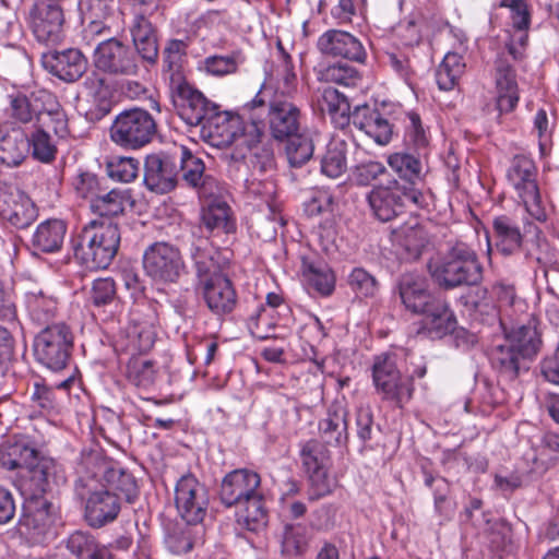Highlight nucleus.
Segmentation results:
<instances>
[{
	"mask_svg": "<svg viewBox=\"0 0 559 559\" xmlns=\"http://www.w3.org/2000/svg\"><path fill=\"white\" fill-rule=\"evenodd\" d=\"M266 87L264 86L254 98L242 108L243 115L248 114L250 124L242 128L241 132L236 129L241 124L239 118H231L226 127L228 132L227 143L233 146L230 158L235 162L245 159L250 154L253 167L260 171H266L273 166V152L270 147H260L262 135L258 126L260 114L267 109V124L272 136L283 141L296 135L300 129V108L290 99L273 95L267 100Z\"/></svg>",
	"mask_w": 559,
	"mask_h": 559,
	"instance_id": "obj_1",
	"label": "nucleus"
},
{
	"mask_svg": "<svg viewBox=\"0 0 559 559\" xmlns=\"http://www.w3.org/2000/svg\"><path fill=\"white\" fill-rule=\"evenodd\" d=\"M399 294L404 307L424 316L423 330L431 338H440L455 328V318L448 304L429 290L424 275L403 274L399 281Z\"/></svg>",
	"mask_w": 559,
	"mask_h": 559,
	"instance_id": "obj_2",
	"label": "nucleus"
},
{
	"mask_svg": "<svg viewBox=\"0 0 559 559\" xmlns=\"http://www.w3.org/2000/svg\"><path fill=\"white\" fill-rule=\"evenodd\" d=\"M120 239L117 224L92 221L73 240L74 257L88 270L106 269L118 252Z\"/></svg>",
	"mask_w": 559,
	"mask_h": 559,
	"instance_id": "obj_3",
	"label": "nucleus"
},
{
	"mask_svg": "<svg viewBox=\"0 0 559 559\" xmlns=\"http://www.w3.org/2000/svg\"><path fill=\"white\" fill-rule=\"evenodd\" d=\"M8 112L16 123H32L35 127L49 120L58 138L63 139L69 134L67 115L56 96L47 90L11 96Z\"/></svg>",
	"mask_w": 559,
	"mask_h": 559,
	"instance_id": "obj_4",
	"label": "nucleus"
},
{
	"mask_svg": "<svg viewBox=\"0 0 559 559\" xmlns=\"http://www.w3.org/2000/svg\"><path fill=\"white\" fill-rule=\"evenodd\" d=\"M432 280L444 289L475 285L481 280V265L467 243H454L443 255L428 264Z\"/></svg>",
	"mask_w": 559,
	"mask_h": 559,
	"instance_id": "obj_5",
	"label": "nucleus"
},
{
	"mask_svg": "<svg viewBox=\"0 0 559 559\" xmlns=\"http://www.w3.org/2000/svg\"><path fill=\"white\" fill-rule=\"evenodd\" d=\"M74 492L84 502V518L91 527H103L120 512L119 498L102 484L96 473L80 472Z\"/></svg>",
	"mask_w": 559,
	"mask_h": 559,
	"instance_id": "obj_6",
	"label": "nucleus"
},
{
	"mask_svg": "<svg viewBox=\"0 0 559 559\" xmlns=\"http://www.w3.org/2000/svg\"><path fill=\"white\" fill-rule=\"evenodd\" d=\"M100 39L93 50V66L109 76H134L140 72L136 52L124 41L115 36L97 37Z\"/></svg>",
	"mask_w": 559,
	"mask_h": 559,
	"instance_id": "obj_7",
	"label": "nucleus"
},
{
	"mask_svg": "<svg viewBox=\"0 0 559 559\" xmlns=\"http://www.w3.org/2000/svg\"><path fill=\"white\" fill-rule=\"evenodd\" d=\"M425 373L426 368L421 367L411 377H403L394 358L390 355L378 356L372 367V380L377 392L383 400L393 402L399 407L413 396L412 377L423 378Z\"/></svg>",
	"mask_w": 559,
	"mask_h": 559,
	"instance_id": "obj_8",
	"label": "nucleus"
},
{
	"mask_svg": "<svg viewBox=\"0 0 559 559\" xmlns=\"http://www.w3.org/2000/svg\"><path fill=\"white\" fill-rule=\"evenodd\" d=\"M155 131L153 117L146 110L134 108L116 117L110 127V139L120 147L136 150L150 143Z\"/></svg>",
	"mask_w": 559,
	"mask_h": 559,
	"instance_id": "obj_9",
	"label": "nucleus"
},
{
	"mask_svg": "<svg viewBox=\"0 0 559 559\" xmlns=\"http://www.w3.org/2000/svg\"><path fill=\"white\" fill-rule=\"evenodd\" d=\"M73 347V335L63 323L48 325L35 338L37 360L52 371L66 368Z\"/></svg>",
	"mask_w": 559,
	"mask_h": 559,
	"instance_id": "obj_10",
	"label": "nucleus"
},
{
	"mask_svg": "<svg viewBox=\"0 0 559 559\" xmlns=\"http://www.w3.org/2000/svg\"><path fill=\"white\" fill-rule=\"evenodd\" d=\"M368 202L379 221L389 222L402 212L406 203L421 206L424 194L416 187H402L393 180L388 186L374 187L368 194Z\"/></svg>",
	"mask_w": 559,
	"mask_h": 559,
	"instance_id": "obj_11",
	"label": "nucleus"
},
{
	"mask_svg": "<svg viewBox=\"0 0 559 559\" xmlns=\"http://www.w3.org/2000/svg\"><path fill=\"white\" fill-rule=\"evenodd\" d=\"M175 504L188 524L201 523L209 507L207 489L193 475H183L175 487Z\"/></svg>",
	"mask_w": 559,
	"mask_h": 559,
	"instance_id": "obj_12",
	"label": "nucleus"
},
{
	"mask_svg": "<svg viewBox=\"0 0 559 559\" xmlns=\"http://www.w3.org/2000/svg\"><path fill=\"white\" fill-rule=\"evenodd\" d=\"M145 273L155 281L164 283L176 282L185 270L180 251L167 242L151 245L143 255Z\"/></svg>",
	"mask_w": 559,
	"mask_h": 559,
	"instance_id": "obj_13",
	"label": "nucleus"
},
{
	"mask_svg": "<svg viewBox=\"0 0 559 559\" xmlns=\"http://www.w3.org/2000/svg\"><path fill=\"white\" fill-rule=\"evenodd\" d=\"M57 520V509L51 502L45 498H32L24 504L20 527L33 542L45 543L55 536Z\"/></svg>",
	"mask_w": 559,
	"mask_h": 559,
	"instance_id": "obj_14",
	"label": "nucleus"
},
{
	"mask_svg": "<svg viewBox=\"0 0 559 559\" xmlns=\"http://www.w3.org/2000/svg\"><path fill=\"white\" fill-rule=\"evenodd\" d=\"M178 179V155L158 152L146 156L144 163V185L156 193L164 194L171 191Z\"/></svg>",
	"mask_w": 559,
	"mask_h": 559,
	"instance_id": "obj_15",
	"label": "nucleus"
},
{
	"mask_svg": "<svg viewBox=\"0 0 559 559\" xmlns=\"http://www.w3.org/2000/svg\"><path fill=\"white\" fill-rule=\"evenodd\" d=\"M300 460L311 485V497L321 498L330 490L328 478L329 452L323 443L309 440L301 445Z\"/></svg>",
	"mask_w": 559,
	"mask_h": 559,
	"instance_id": "obj_16",
	"label": "nucleus"
},
{
	"mask_svg": "<svg viewBox=\"0 0 559 559\" xmlns=\"http://www.w3.org/2000/svg\"><path fill=\"white\" fill-rule=\"evenodd\" d=\"M0 216L16 228H25L36 219L37 210L24 191L0 183Z\"/></svg>",
	"mask_w": 559,
	"mask_h": 559,
	"instance_id": "obj_17",
	"label": "nucleus"
},
{
	"mask_svg": "<svg viewBox=\"0 0 559 559\" xmlns=\"http://www.w3.org/2000/svg\"><path fill=\"white\" fill-rule=\"evenodd\" d=\"M260 475L251 469L229 472L222 480L219 498L226 507H238L261 493Z\"/></svg>",
	"mask_w": 559,
	"mask_h": 559,
	"instance_id": "obj_18",
	"label": "nucleus"
},
{
	"mask_svg": "<svg viewBox=\"0 0 559 559\" xmlns=\"http://www.w3.org/2000/svg\"><path fill=\"white\" fill-rule=\"evenodd\" d=\"M178 155V171L185 183L194 189L201 199L216 195L219 191L217 180L205 173V165L202 158L194 156L185 146L176 148Z\"/></svg>",
	"mask_w": 559,
	"mask_h": 559,
	"instance_id": "obj_19",
	"label": "nucleus"
},
{
	"mask_svg": "<svg viewBox=\"0 0 559 559\" xmlns=\"http://www.w3.org/2000/svg\"><path fill=\"white\" fill-rule=\"evenodd\" d=\"M29 17L33 34L39 43L53 45L61 40L64 17L62 9L57 3L37 2Z\"/></svg>",
	"mask_w": 559,
	"mask_h": 559,
	"instance_id": "obj_20",
	"label": "nucleus"
},
{
	"mask_svg": "<svg viewBox=\"0 0 559 559\" xmlns=\"http://www.w3.org/2000/svg\"><path fill=\"white\" fill-rule=\"evenodd\" d=\"M80 10L85 23V40L95 41L97 37L112 35L110 22L117 12L116 0H81Z\"/></svg>",
	"mask_w": 559,
	"mask_h": 559,
	"instance_id": "obj_21",
	"label": "nucleus"
},
{
	"mask_svg": "<svg viewBox=\"0 0 559 559\" xmlns=\"http://www.w3.org/2000/svg\"><path fill=\"white\" fill-rule=\"evenodd\" d=\"M318 50L328 57H341L362 63L367 52L362 43L348 32L329 29L319 36Z\"/></svg>",
	"mask_w": 559,
	"mask_h": 559,
	"instance_id": "obj_22",
	"label": "nucleus"
},
{
	"mask_svg": "<svg viewBox=\"0 0 559 559\" xmlns=\"http://www.w3.org/2000/svg\"><path fill=\"white\" fill-rule=\"evenodd\" d=\"M199 292L209 308L217 317L229 314L237 306V293L226 275H215L199 285Z\"/></svg>",
	"mask_w": 559,
	"mask_h": 559,
	"instance_id": "obj_23",
	"label": "nucleus"
},
{
	"mask_svg": "<svg viewBox=\"0 0 559 559\" xmlns=\"http://www.w3.org/2000/svg\"><path fill=\"white\" fill-rule=\"evenodd\" d=\"M41 63L48 72L64 82L78 81L87 69L85 56L75 48L46 52Z\"/></svg>",
	"mask_w": 559,
	"mask_h": 559,
	"instance_id": "obj_24",
	"label": "nucleus"
},
{
	"mask_svg": "<svg viewBox=\"0 0 559 559\" xmlns=\"http://www.w3.org/2000/svg\"><path fill=\"white\" fill-rule=\"evenodd\" d=\"M174 104L181 119L189 126L205 127L214 112L203 94L187 84L178 85Z\"/></svg>",
	"mask_w": 559,
	"mask_h": 559,
	"instance_id": "obj_25",
	"label": "nucleus"
},
{
	"mask_svg": "<svg viewBox=\"0 0 559 559\" xmlns=\"http://www.w3.org/2000/svg\"><path fill=\"white\" fill-rule=\"evenodd\" d=\"M350 121L378 145L384 146L393 138V126L376 107L369 105L357 106L352 111Z\"/></svg>",
	"mask_w": 559,
	"mask_h": 559,
	"instance_id": "obj_26",
	"label": "nucleus"
},
{
	"mask_svg": "<svg viewBox=\"0 0 559 559\" xmlns=\"http://www.w3.org/2000/svg\"><path fill=\"white\" fill-rule=\"evenodd\" d=\"M29 154L27 134L17 126L0 123V160L8 166L20 165Z\"/></svg>",
	"mask_w": 559,
	"mask_h": 559,
	"instance_id": "obj_27",
	"label": "nucleus"
},
{
	"mask_svg": "<svg viewBox=\"0 0 559 559\" xmlns=\"http://www.w3.org/2000/svg\"><path fill=\"white\" fill-rule=\"evenodd\" d=\"M134 47L141 58L153 64L157 61L158 45L155 29L147 17L135 15L131 25Z\"/></svg>",
	"mask_w": 559,
	"mask_h": 559,
	"instance_id": "obj_28",
	"label": "nucleus"
},
{
	"mask_svg": "<svg viewBox=\"0 0 559 559\" xmlns=\"http://www.w3.org/2000/svg\"><path fill=\"white\" fill-rule=\"evenodd\" d=\"M66 234L67 225L63 221L47 219L36 227L31 242L37 251L55 253L62 248Z\"/></svg>",
	"mask_w": 559,
	"mask_h": 559,
	"instance_id": "obj_29",
	"label": "nucleus"
},
{
	"mask_svg": "<svg viewBox=\"0 0 559 559\" xmlns=\"http://www.w3.org/2000/svg\"><path fill=\"white\" fill-rule=\"evenodd\" d=\"M319 431L325 443L344 445L348 440L347 411L338 404L331 405L319 423Z\"/></svg>",
	"mask_w": 559,
	"mask_h": 559,
	"instance_id": "obj_30",
	"label": "nucleus"
},
{
	"mask_svg": "<svg viewBox=\"0 0 559 559\" xmlns=\"http://www.w3.org/2000/svg\"><path fill=\"white\" fill-rule=\"evenodd\" d=\"M301 274L308 288L322 296L330 295L335 286V276L332 270L322 261L302 258Z\"/></svg>",
	"mask_w": 559,
	"mask_h": 559,
	"instance_id": "obj_31",
	"label": "nucleus"
},
{
	"mask_svg": "<svg viewBox=\"0 0 559 559\" xmlns=\"http://www.w3.org/2000/svg\"><path fill=\"white\" fill-rule=\"evenodd\" d=\"M66 548L76 559H111L108 547L99 545L88 532L75 531L64 540Z\"/></svg>",
	"mask_w": 559,
	"mask_h": 559,
	"instance_id": "obj_32",
	"label": "nucleus"
},
{
	"mask_svg": "<svg viewBox=\"0 0 559 559\" xmlns=\"http://www.w3.org/2000/svg\"><path fill=\"white\" fill-rule=\"evenodd\" d=\"M38 451L23 441L5 442L0 447V466L8 471L29 469L37 462Z\"/></svg>",
	"mask_w": 559,
	"mask_h": 559,
	"instance_id": "obj_33",
	"label": "nucleus"
},
{
	"mask_svg": "<svg viewBox=\"0 0 559 559\" xmlns=\"http://www.w3.org/2000/svg\"><path fill=\"white\" fill-rule=\"evenodd\" d=\"M28 472L32 474V480L41 492L52 490L53 486H59L66 481L62 467L50 457H39V453L37 454V462L34 463V467H29Z\"/></svg>",
	"mask_w": 559,
	"mask_h": 559,
	"instance_id": "obj_34",
	"label": "nucleus"
},
{
	"mask_svg": "<svg viewBox=\"0 0 559 559\" xmlns=\"http://www.w3.org/2000/svg\"><path fill=\"white\" fill-rule=\"evenodd\" d=\"M206 200L209 201L202 211V222L205 227L210 230L218 229L224 233L234 231L235 222L227 202L216 199L215 195Z\"/></svg>",
	"mask_w": 559,
	"mask_h": 559,
	"instance_id": "obj_35",
	"label": "nucleus"
},
{
	"mask_svg": "<svg viewBox=\"0 0 559 559\" xmlns=\"http://www.w3.org/2000/svg\"><path fill=\"white\" fill-rule=\"evenodd\" d=\"M388 164L400 178L408 182V187H416V182L423 178V157L419 152L413 155L406 152L391 154Z\"/></svg>",
	"mask_w": 559,
	"mask_h": 559,
	"instance_id": "obj_36",
	"label": "nucleus"
},
{
	"mask_svg": "<svg viewBox=\"0 0 559 559\" xmlns=\"http://www.w3.org/2000/svg\"><path fill=\"white\" fill-rule=\"evenodd\" d=\"M319 106L323 114H328L332 121L338 126H345L350 121V106L342 93L336 88L325 87L321 93Z\"/></svg>",
	"mask_w": 559,
	"mask_h": 559,
	"instance_id": "obj_37",
	"label": "nucleus"
},
{
	"mask_svg": "<svg viewBox=\"0 0 559 559\" xmlns=\"http://www.w3.org/2000/svg\"><path fill=\"white\" fill-rule=\"evenodd\" d=\"M96 474H102L103 479L111 488L123 493L129 502L136 496V483L133 476L122 468L109 462H99Z\"/></svg>",
	"mask_w": 559,
	"mask_h": 559,
	"instance_id": "obj_38",
	"label": "nucleus"
},
{
	"mask_svg": "<svg viewBox=\"0 0 559 559\" xmlns=\"http://www.w3.org/2000/svg\"><path fill=\"white\" fill-rule=\"evenodd\" d=\"M501 7L511 10L512 26L515 29L509 44L508 53L516 61L524 56V0H501Z\"/></svg>",
	"mask_w": 559,
	"mask_h": 559,
	"instance_id": "obj_39",
	"label": "nucleus"
},
{
	"mask_svg": "<svg viewBox=\"0 0 559 559\" xmlns=\"http://www.w3.org/2000/svg\"><path fill=\"white\" fill-rule=\"evenodd\" d=\"M51 127L49 120L34 127V130L27 134L29 142V152L32 156L41 162L50 163L56 158L57 146L46 128Z\"/></svg>",
	"mask_w": 559,
	"mask_h": 559,
	"instance_id": "obj_40",
	"label": "nucleus"
},
{
	"mask_svg": "<svg viewBox=\"0 0 559 559\" xmlns=\"http://www.w3.org/2000/svg\"><path fill=\"white\" fill-rule=\"evenodd\" d=\"M465 63L456 52H448L436 70V82L441 91L453 90L463 74Z\"/></svg>",
	"mask_w": 559,
	"mask_h": 559,
	"instance_id": "obj_41",
	"label": "nucleus"
},
{
	"mask_svg": "<svg viewBox=\"0 0 559 559\" xmlns=\"http://www.w3.org/2000/svg\"><path fill=\"white\" fill-rule=\"evenodd\" d=\"M395 237L397 246L403 250L402 258L405 260L418 259L427 241L424 229L417 224L400 228Z\"/></svg>",
	"mask_w": 559,
	"mask_h": 559,
	"instance_id": "obj_42",
	"label": "nucleus"
},
{
	"mask_svg": "<svg viewBox=\"0 0 559 559\" xmlns=\"http://www.w3.org/2000/svg\"><path fill=\"white\" fill-rule=\"evenodd\" d=\"M237 521L248 531L258 532L266 525L267 513L262 492L246 503L238 506Z\"/></svg>",
	"mask_w": 559,
	"mask_h": 559,
	"instance_id": "obj_43",
	"label": "nucleus"
},
{
	"mask_svg": "<svg viewBox=\"0 0 559 559\" xmlns=\"http://www.w3.org/2000/svg\"><path fill=\"white\" fill-rule=\"evenodd\" d=\"M347 144L341 140L329 143L326 152L321 159V171L329 178H338L347 169Z\"/></svg>",
	"mask_w": 559,
	"mask_h": 559,
	"instance_id": "obj_44",
	"label": "nucleus"
},
{
	"mask_svg": "<svg viewBox=\"0 0 559 559\" xmlns=\"http://www.w3.org/2000/svg\"><path fill=\"white\" fill-rule=\"evenodd\" d=\"M277 48L282 56V64L276 69V86L273 95H278L290 99L296 93L298 80L294 71L290 56L284 50L282 43H277Z\"/></svg>",
	"mask_w": 559,
	"mask_h": 559,
	"instance_id": "obj_45",
	"label": "nucleus"
},
{
	"mask_svg": "<svg viewBox=\"0 0 559 559\" xmlns=\"http://www.w3.org/2000/svg\"><path fill=\"white\" fill-rule=\"evenodd\" d=\"M493 229L498 237V248L504 254H511L521 248L522 235L520 227L508 216H500L493 221Z\"/></svg>",
	"mask_w": 559,
	"mask_h": 559,
	"instance_id": "obj_46",
	"label": "nucleus"
},
{
	"mask_svg": "<svg viewBox=\"0 0 559 559\" xmlns=\"http://www.w3.org/2000/svg\"><path fill=\"white\" fill-rule=\"evenodd\" d=\"M191 257L194 262L199 285L215 275H224L218 271V264L213 259V250L207 240H201L194 245L191 250Z\"/></svg>",
	"mask_w": 559,
	"mask_h": 559,
	"instance_id": "obj_47",
	"label": "nucleus"
},
{
	"mask_svg": "<svg viewBox=\"0 0 559 559\" xmlns=\"http://www.w3.org/2000/svg\"><path fill=\"white\" fill-rule=\"evenodd\" d=\"M497 108L500 112L511 111L518 104L520 97L515 82L514 72L508 69L504 73L499 71L497 76Z\"/></svg>",
	"mask_w": 559,
	"mask_h": 559,
	"instance_id": "obj_48",
	"label": "nucleus"
},
{
	"mask_svg": "<svg viewBox=\"0 0 559 559\" xmlns=\"http://www.w3.org/2000/svg\"><path fill=\"white\" fill-rule=\"evenodd\" d=\"M129 200L126 191L112 189L108 192L100 191L91 210L100 216H116L124 211V206Z\"/></svg>",
	"mask_w": 559,
	"mask_h": 559,
	"instance_id": "obj_49",
	"label": "nucleus"
},
{
	"mask_svg": "<svg viewBox=\"0 0 559 559\" xmlns=\"http://www.w3.org/2000/svg\"><path fill=\"white\" fill-rule=\"evenodd\" d=\"M308 546L307 527L301 524H286L281 539V551L286 557L301 556Z\"/></svg>",
	"mask_w": 559,
	"mask_h": 559,
	"instance_id": "obj_50",
	"label": "nucleus"
},
{
	"mask_svg": "<svg viewBox=\"0 0 559 559\" xmlns=\"http://www.w3.org/2000/svg\"><path fill=\"white\" fill-rule=\"evenodd\" d=\"M128 347L134 353H146L155 342V331L152 324L132 322L127 328Z\"/></svg>",
	"mask_w": 559,
	"mask_h": 559,
	"instance_id": "obj_51",
	"label": "nucleus"
},
{
	"mask_svg": "<svg viewBox=\"0 0 559 559\" xmlns=\"http://www.w3.org/2000/svg\"><path fill=\"white\" fill-rule=\"evenodd\" d=\"M314 146L312 140L299 132L288 138L286 155L292 167H301L313 155Z\"/></svg>",
	"mask_w": 559,
	"mask_h": 559,
	"instance_id": "obj_52",
	"label": "nucleus"
},
{
	"mask_svg": "<svg viewBox=\"0 0 559 559\" xmlns=\"http://www.w3.org/2000/svg\"><path fill=\"white\" fill-rule=\"evenodd\" d=\"M26 306L32 319L44 324L53 317L57 301L52 297L45 296L41 292L29 293L26 296Z\"/></svg>",
	"mask_w": 559,
	"mask_h": 559,
	"instance_id": "obj_53",
	"label": "nucleus"
},
{
	"mask_svg": "<svg viewBox=\"0 0 559 559\" xmlns=\"http://www.w3.org/2000/svg\"><path fill=\"white\" fill-rule=\"evenodd\" d=\"M155 372L153 361L142 356H132L127 365L128 379L139 386L152 384Z\"/></svg>",
	"mask_w": 559,
	"mask_h": 559,
	"instance_id": "obj_54",
	"label": "nucleus"
},
{
	"mask_svg": "<svg viewBox=\"0 0 559 559\" xmlns=\"http://www.w3.org/2000/svg\"><path fill=\"white\" fill-rule=\"evenodd\" d=\"M140 171V163L133 157H112L107 163L108 176L120 182L133 181Z\"/></svg>",
	"mask_w": 559,
	"mask_h": 559,
	"instance_id": "obj_55",
	"label": "nucleus"
},
{
	"mask_svg": "<svg viewBox=\"0 0 559 559\" xmlns=\"http://www.w3.org/2000/svg\"><path fill=\"white\" fill-rule=\"evenodd\" d=\"M320 79L325 82L349 87L358 83L359 74L355 68L346 63L336 62L324 68L320 72Z\"/></svg>",
	"mask_w": 559,
	"mask_h": 559,
	"instance_id": "obj_56",
	"label": "nucleus"
},
{
	"mask_svg": "<svg viewBox=\"0 0 559 559\" xmlns=\"http://www.w3.org/2000/svg\"><path fill=\"white\" fill-rule=\"evenodd\" d=\"M347 283L358 297H374L379 290L376 277L362 267L353 269Z\"/></svg>",
	"mask_w": 559,
	"mask_h": 559,
	"instance_id": "obj_57",
	"label": "nucleus"
},
{
	"mask_svg": "<svg viewBox=\"0 0 559 559\" xmlns=\"http://www.w3.org/2000/svg\"><path fill=\"white\" fill-rule=\"evenodd\" d=\"M407 119L408 123L406 124L404 136L405 143L420 153L428 146V135L421 124L420 117L416 112H408Z\"/></svg>",
	"mask_w": 559,
	"mask_h": 559,
	"instance_id": "obj_58",
	"label": "nucleus"
},
{
	"mask_svg": "<svg viewBox=\"0 0 559 559\" xmlns=\"http://www.w3.org/2000/svg\"><path fill=\"white\" fill-rule=\"evenodd\" d=\"M497 350L500 353L498 360L501 366L519 376L521 361L524 359V349L521 342L514 345L510 340H507L504 344L497 346Z\"/></svg>",
	"mask_w": 559,
	"mask_h": 559,
	"instance_id": "obj_59",
	"label": "nucleus"
},
{
	"mask_svg": "<svg viewBox=\"0 0 559 559\" xmlns=\"http://www.w3.org/2000/svg\"><path fill=\"white\" fill-rule=\"evenodd\" d=\"M552 124L547 110L545 108L537 109L533 117L532 134H536L542 154H545L550 145Z\"/></svg>",
	"mask_w": 559,
	"mask_h": 559,
	"instance_id": "obj_60",
	"label": "nucleus"
},
{
	"mask_svg": "<svg viewBox=\"0 0 559 559\" xmlns=\"http://www.w3.org/2000/svg\"><path fill=\"white\" fill-rule=\"evenodd\" d=\"M385 170V166L382 163L368 159L354 167L352 178L358 186H368L379 176L383 175Z\"/></svg>",
	"mask_w": 559,
	"mask_h": 559,
	"instance_id": "obj_61",
	"label": "nucleus"
},
{
	"mask_svg": "<svg viewBox=\"0 0 559 559\" xmlns=\"http://www.w3.org/2000/svg\"><path fill=\"white\" fill-rule=\"evenodd\" d=\"M73 187L80 198L87 199L90 206L102 191L98 178L92 173H82L73 181Z\"/></svg>",
	"mask_w": 559,
	"mask_h": 559,
	"instance_id": "obj_62",
	"label": "nucleus"
},
{
	"mask_svg": "<svg viewBox=\"0 0 559 559\" xmlns=\"http://www.w3.org/2000/svg\"><path fill=\"white\" fill-rule=\"evenodd\" d=\"M116 297V285L114 280L98 278L93 282L90 300L93 305L100 307L110 304Z\"/></svg>",
	"mask_w": 559,
	"mask_h": 559,
	"instance_id": "obj_63",
	"label": "nucleus"
},
{
	"mask_svg": "<svg viewBox=\"0 0 559 559\" xmlns=\"http://www.w3.org/2000/svg\"><path fill=\"white\" fill-rule=\"evenodd\" d=\"M187 44L181 39H171L163 50L164 64L168 71L178 72L186 56Z\"/></svg>",
	"mask_w": 559,
	"mask_h": 559,
	"instance_id": "obj_64",
	"label": "nucleus"
}]
</instances>
